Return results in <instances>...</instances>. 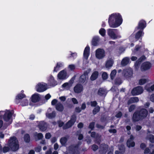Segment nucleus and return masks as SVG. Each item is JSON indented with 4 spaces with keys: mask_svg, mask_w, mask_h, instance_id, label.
Instances as JSON below:
<instances>
[{
    "mask_svg": "<svg viewBox=\"0 0 154 154\" xmlns=\"http://www.w3.org/2000/svg\"><path fill=\"white\" fill-rule=\"evenodd\" d=\"M116 70L115 69L113 70L111 72L110 75L111 79L112 80L114 79L116 74Z\"/></svg>",
    "mask_w": 154,
    "mask_h": 154,
    "instance_id": "nucleus-32",
    "label": "nucleus"
},
{
    "mask_svg": "<svg viewBox=\"0 0 154 154\" xmlns=\"http://www.w3.org/2000/svg\"><path fill=\"white\" fill-rule=\"evenodd\" d=\"M48 80L50 82V83L51 84H53V83H54L55 82L54 78L52 76H50Z\"/></svg>",
    "mask_w": 154,
    "mask_h": 154,
    "instance_id": "nucleus-41",
    "label": "nucleus"
},
{
    "mask_svg": "<svg viewBox=\"0 0 154 154\" xmlns=\"http://www.w3.org/2000/svg\"><path fill=\"white\" fill-rule=\"evenodd\" d=\"M37 137L39 139H41L43 138V135L42 133H40L38 134Z\"/></svg>",
    "mask_w": 154,
    "mask_h": 154,
    "instance_id": "nucleus-54",
    "label": "nucleus"
},
{
    "mask_svg": "<svg viewBox=\"0 0 154 154\" xmlns=\"http://www.w3.org/2000/svg\"><path fill=\"white\" fill-rule=\"evenodd\" d=\"M151 66V63L149 62L143 63L141 67V69L142 71H144L149 69Z\"/></svg>",
    "mask_w": 154,
    "mask_h": 154,
    "instance_id": "nucleus-12",
    "label": "nucleus"
},
{
    "mask_svg": "<svg viewBox=\"0 0 154 154\" xmlns=\"http://www.w3.org/2000/svg\"><path fill=\"white\" fill-rule=\"evenodd\" d=\"M68 77L67 71L66 69L60 71L57 75V78L60 80H64Z\"/></svg>",
    "mask_w": 154,
    "mask_h": 154,
    "instance_id": "nucleus-9",
    "label": "nucleus"
},
{
    "mask_svg": "<svg viewBox=\"0 0 154 154\" xmlns=\"http://www.w3.org/2000/svg\"><path fill=\"white\" fill-rule=\"evenodd\" d=\"M105 56V51L100 48L97 49L95 51L96 57L98 59H101L103 58Z\"/></svg>",
    "mask_w": 154,
    "mask_h": 154,
    "instance_id": "nucleus-5",
    "label": "nucleus"
},
{
    "mask_svg": "<svg viewBox=\"0 0 154 154\" xmlns=\"http://www.w3.org/2000/svg\"><path fill=\"white\" fill-rule=\"evenodd\" d=\"M86 107V104L85 103H83L82 105L81 108L82 110H84L85 109Z\"/></svg>",
    "mask_w": 154,
    "mask_h": 154,
    "instance_id": "nucleus-60",
    "label": "nucleus"
},
{
    "mask_svg": "<svg viewBox=\"0 0 154 154\" xmlns=\"http://www.w3.org/2000/svg\"><path fill=\"white\" fill-rule=\"evenodd\" d=\"M82 110L81 108L77 107L75 108V111L76 112L79 113L81 112Z\"/></svg>",
    "mask_w": 154,
    "mask_h": 154,
    "instance_id": "nucleus-49",
    "label": "nucleus"
},
{
    "mask_svg": "<svg viewBox=\"0 0 154 154\" xmlns=\"http://www.w3.org/2000/svg\"><path fill=\"white\" fill-rule=\"evenodd\" d=\"M102 76L103 79H106L108 78V75L107 73L106 72H104L103 73Z\"/></svg>",
    "mask_w": 154,
    "mask_h": 154,
    "instance_id": "nucleus-43",
    "label": "nucleus"
},
{
    "mask_svg": "<svg viewBox=\"0 0 154 154\" xmlns=\"http://www.w3.org/2000/svg\"><path fill=\"white\" fill-rule=\"evenodd\" d=\"M97 104L96 101H93L91 102V106H95Z\"/></svg>",
    "mask_w": 154,
    "mask_h": 154,
    "instance_id": "nucleus-55",
    "label": "nucleus"
},
{
    "mask_svg": "<svg viewBox=\"0 0 154 154\" xmlns=\"http://www.w3.org/2000/svg\"><path fill=\"white\" fill-rule=\"evenodd\" d=\"M139 101V99L137 97H134L131 98L128 102V104L132 103L137 102Z\"/></svg>",
    "mask_w": 154,
    "mask_h": 154,
    "instance_id": "nucleus-25",
    "label": "nucleus"
},
{
    "mask_svg": "<svg viewBox=\"0 0 154 154\" xmlns=\"http://www.w3.org/2000/svg\"><path fill=\"white\" fill-rule=\"evenodd\" d=\"M115 29H107V33L109 37L113 39L120 38L121 36L118 34H116L114 32Z\"/></svg>",
    "mask_w": 154,
    "mask_h": 154,
    "instance_id": "nucleus-7",
    "label": "nucleus"
},
{
    "mask_svg": "<svg viewBox=\"0 0 154 154\" xmlns=\"http://www.w3.org/2000/svg\"><path fill=\"white\" fill-rule=\"evenodd\" d=\"M8 145L13 151H16L19 148L18 141L15 137H13L10 138L8 142Z\"/></svg>",
    "mask_w": 154,
    "mask_h": 154,
    "instance_id": "nucleus-2",
    "label": "nucleus"
},
{
    "mask_svg": "<svg viewBox=\"0 0 154 154\" xmlns=\"http://www.w3.org/2000/svg\"><path fill=\"white\" fill-rule=\"evenodd\" d=\"M40 97L39 94H38L36 93L34 94L32 97L31 100L33 102H36L39 100Z\"/></svg>",
    "mask_w": 154,
    "mask_h": 154,
    "instance_id": "nucleus-19",
    "label": "nucleus"
},
{
    "mask_svg": "<svg viewBox=\"0 0 154 154\" xmlns=\"http://www.w3.org/2000/svg\"><path fill=\"white\" fill-rule=\"evenodd\" d=\"M123 20L121 15L119 13H114L109 16L108 23L112 28H116L122 23Z\"/></svg>",
    "mask_w": 154,
    "mask_h": 154,
    "instance_id": "nucleus-1",
    "label": "nucleus"
},
{
    "mask_svg": "<svg viewBox=\"0 0 154 154\" xmlns=\"http://www.w3.org/2000/svg\"><path fill=\"white\" fill-rule=\"evenodd\" d=\"M98 147L96 145H94L92 146V149L94 151H95L97 149Z\"/></svg>",
    "mask_w": 154,
    "mask_h": 154,
    "instance_id": "nucleus-56",
    "label": "nucleus"
},
{
    "mask_svg": "<svg viewBox=\"0 0 154 154\" xmlns=\"http://www.w3.org/2000/svg\"><path fill=\"white\" fill-rule=\"evenodd\" d=\"M146 26V23L143 20H141L139 21L138 26L136 29H143Z\"/></svg>",
    "mask_w": 154,
    "mask_h": 154,
    "instance_id": "nucleus-17",
    "label": "nucleus"
},
{
    "mask_svg": "<svg viewBox=\"0 0 154 154\" xmlns=\"http://www.w3.org/2000/svg\"><path fill=\"white\" fill-rule=\"evenodd\" d=\"M71 86V84L68 83H65L62 85L63 88H65L67 89L69 88Z\"/></svg>",
    "mask_w": 154,
    "mask_h": 154,
    "instance_id": "nucleus-39",
    "label": "nucleus"
},
{
    "mask_svg": "<svg viewBox=\"0 0 154 154\" xmlns=\"http://www.w3.org/2000/svg\"><path fill=\"white\" fill-rule=\"evenodd\" d=\"M51 137V135L49 133H47L45 135V138L46 139H49Z\"/></svg>",
    "mask_w": 154,
    "mask_h": 154,
    "instance_id": "nucleus-50",
    "label": "nucleus"
},
{
    "mask_svg": "<svg viewBox=\"0 0 154 154\" xmlns=\"http://www.w3.org/2000/svg\"><path fill=\"white\" fill-rule=\"evenodd\" d=\"M59 98L60 99V100L62 101H65L66 99V97L65 96L60 97H59Z\"/></svg>",
    "mask_w": 154,
    "mask_h": 154,
    "instance_id": "nucleus-53",
    "label": "nucleus"
},
{
    "mask_svg": "<svg viewBox=\"0 0 154 154\" xmlns=\"http://www.w3.org/2000/svg\"><path fill=\"white\" fill-rule=\"evenodd\" d=\"M143 33L142 30H140L137 32L135 35L136 38H139L143 35Z\"/></svg>",
    "mask_w": 154,
    "mask_h": 154,
    "instance_id": "nucleus-30",
    "label": "nucleus"
},
{
    "mask_svg": "<svg viewBox=\"0 0 154 154\" xmlns=\"http://www.w3.org/2000/svg\"><path fill=\"white\" fill-rule=\"evenodd\" d=\"M99 33L102 36H104L106 33L105 30L103 28H101L99 30Z\"/></svg>",
    "mask_w": 154,
    "mask_h": 154,
    "instance_id": "nucleus-37",
    "label": "nucleus"
},
{
    "mask_svg": "<svg viewBox=\"0 0 154 154\" xmlns=\"http://www.w3.org/2000/svg\"><path fill=\"white\" fill-rule=\"evenodd\" d=\"M70 55L71 56H70V57H77V54L76 53H71Z\"/></svg>",
    "mask_w": 154,
    "mask_h": 154,
    "instance_id": "nucleus-61",
    "label": "nucleus"
},
{
    "mask_svg": "<svg viewBox=\"0 0 154 154\" xmlns=\"http://www.w3.org/2000/svg\"><path fill=\"white\" fill-rule=\"evenodd\" d=\"M145 59V57L144 56H143L139 59V62H141L142 60H144Z\"/></svg>",
    "mask_w": 154,
    "mask_h": 154,
    "instance_id": "nucleus-59",
    "label": "nucleus"
},
{
    "mask_svg": "<svg viewBox=\"0 0 154 154\" xmlns=\"http://www.w3.org/2000/svg\"><path fill=\"white\" fill-rule=\"evenodd\" d=\"M145 89L149 92H152L151 86L150 84H147L145 87Z\"/></svg>",
    "mask_w": 154,
    "mask_h": 154,
    "instance_id": "nucleus-33",
    "label": "nucleus"
},
{
    "mask_svg": "<svg viewBox=\"0 0 154 154\" xmlns=\"http://www.w3.org/2000/svg\"><path fill=\"white\" fill-rule=\"evenodd\" d=\"M147 111L146 109H143L140 110V111L138 113L140 115L141 118L142 119L146 117L147 114Z\"/></svg>",
    "mask_w": 154,
    "mask_h": 154,
    "instance_id": "nucleus-21",
    "label": "nucleus"
},
{
    "mask_svg": "<svg viewBox=\"0 0 154 154\" xmlns=\"http://www.w3.org/2000/svg\"><path fill=\"white\" fill-rule=\"evenodd\" d=\"M150 100L152 102H154V94H152L150 97Z\"/></svg>",
    "mask_w": 154,
    "mask_h": 154,
    "instance_id": "nucleus-63",
    "label": "nucleus"
},
{
    "mask_svg": "<svg viewBox=\"0 0 154 154\" xmlns=\"http://www.w3.org/2000/svg\"><path fill=\"white\" fill-rule=\"evenodd\" d=\"M123 75L126 78L131 77L132 75V71L131 69L124 70L123 72Z\"/></svg>",
    "mask_w": 154,
    "mask_h": 154,
    "instance_id": "nucleus-11",
    "label": "nucleus"
},
{
    "mask_svg": "<svg viewBox=\"0 0 154 154\" xmlns=\"http://www.w3.org/2000/svg\"><path fill=\"white\" fill-rule=\"evenodd\" d=\"M90 54V48L88 46H87L85 48L83 53L84 58L83 63L86 64L88 63L87 60Z\"/></svg>",
    "mask_w": 154,
    "mask_h": 154,
    "instance_id": "nucleus-8",
    "label": "nucleus"
},
{
    "mask_svg": "<svg viewBox=\"0 0 154 154\" xmlns=\"http://www.w3.org/2000/svg\"><path fill=\"white\" fill-rule=\"evenodd\" d=\"M56 108L57 110L59 111H62L64 109L63 105L60 103H58L57 104Z\"/></svg>",
    "mask_w": 154,
    "mask_h": 154,
    "instance_id": "nucleus-26",
    "label": "nucleus"
},
{
    "mask_svg": "<svg viewBox=\"0 0 154 154\" xmlns=\"http://www.w3.org/2000/svg\"><path fill=\"white\" fill-rule=\"evenodd\" d=\"M57 102V100L56 99H54L51 102V104L53 105H54Z\"/></svg>",
    "mask_w": 154,
    "mask_h": 154,
    "instance_id": "nucleus-64",
    "label": "nucleus"
},
{
    "mask_svg": "<svg viewBox=\"0 0 154 154\" xmlns=\"http://www.w3.org/2000/svg\"><path fill=\"white\" fill-rule=\"evenodd\" d=\"M76 118V116L75 115H72L71 117L70 120L66 125H63V128L65 129L71 127L75 122Z\"/></svg>",
    "mask_w": 154,
    "mask_h": 154,
    "instance_id": "nucleus-6",
    "label": "nucleus"
},
{
    "mask_svg": "<svg viewBox=\"0 0 154 154\" xmlns=\"http://www.w3.org/2000/svg\"><path fill=\"white\" fill-rule=\"evenodd\" d=\"M121 81L120 79L118 80V82L117 80H115V84L116 85H120L121 83Z\"/></svg>",
    "mask_w": 154,
    "mask_h": 154,
    "instance_id": "nucleus-58",
    "label": "nucleus"
},
{
    "mask_svg": "<svg viewBox=\"0 0 154 154\" xmlns=\"http://www.w3.org/2000/svg\"><path fill=\"white\" fill-rule=\"evenodd\" d=\"M0 113L2 115H4L3 119L8 125L11 123L12 122V113L10 111L6 110L5 111L1 112Z\"/></svg>",
    "mask_w": 154,
    "mask_h": 154,
    "instance_id": "nucleus-3",
    "label": "nucleus"
},
{
    "mask_svg": "<svg viewBox=\"0 0 154 154\" xmlns=\"http://www.w3.org/2000/svg\"><path fill=\"white\" fill-rule=\"evenodd\" d=\"M91 136L93 137H95L97 139H99L100 138V136L97 134H96L95 133L93 132L91 134Z\"/></svg>",
    "mask_w": 154,
    "mask_h": 154,
    "instance_id": "nucleus-35",
    "label": "nucleus"
},
{
    "mask_svg": "<svg viewBox=\"0 0 154 154\" xmlns=\"http://www.w3.org/2000/svg\"><path fill=\"white\" fill-rule=\"evenodd\" d=\"M28 101L27 100H24L22 103V105L23 106H26L28 105Z\"/></svg>",
    "mask_w": 154,
    "mask_h": 154,
    "instance_id": "nucleus-44",
    "label": "nucleus"
},
{
    "mask_svg": "<svg viewBox=\"0 0 154 154\" xmlns=\"http://www.w3.org/2000/svg\"><path fill=\"white\" fill-rule=\"evenodd\" d=\"M68 68L71 70L74 69L75 68V66L74 65H70L68 66Z\"/></svg>",
    "mask_w": 154,
    "mask_h": 154,
    "instance_id": "nucleus-48",
    "label": "nucleus"
},
{
    "mask_svg": "<svg viewBox=\"0 0 154 154\" xmlns=\"http://www.w3.org/2000/svg\"><path fill=\"white\" fill-rule=\"evenodd\" d=\"M29 135L27 134H25L24 137V139L26 143L29 142Z\"/></svg>",
    "mask_w": 154,
    "mask_h": 154,
    "instance_id": "nucleus-42",
    "label": "nucleus"
},
{
    "mask_svg": "<svg viewBox=\"0 0 154 154\" xmlns=\"http://www.w3.org/2000/svg\"><path fill=\"white\" fill-rule=\"evenodd\" d=\"M83 86L82 85L79 84L77 85L74 88V92L77 93L81 92L83 91Z\"/></svg>",
    "mask_w": 154,
    "mask_h": 154,
    "instance_id": "nucleus-14",
    "label": "nucleus"
},
{
    "mask_svg": "<svg viewBox=\"0 0 154 154\" xmlns=\"http://www.w3.org/2000/svg\"><path fill=\"white\" fill-rule=\"evenodd\" d=\"M106 92L105 90L103 88H100L98 91V94L100 96L105 94Z\"/></svg>",
    "mask_w": 154,
    "mask_h": 154,
    "instance_id": "nucleus-31",
    "label": "nucleus"
},
{
    "mask_svg": "<svg viewBox=\"0 0 154 154\" xmlns=\"http://www.w3.org/2000/svg\"><path fill=\"white\" fill-rule=\"evenodd\" d=\"M98 75L99 73L98 71H94L90 77L91 80L92 81L95 80L97 78Z\"/></svg>",
    "mask_w": 154,
    "mask_h": 154,
    "instance_id": "nucleus-23",
    "label": "nucleus"
},
{
    "mask_svg": "<svg viewBox=\"0 0 154 154\" xmlns=\"http://www.w3.org/2000/svg\"><path fill=\"white\" fill-rule=\"evenodd\" d=\"M94 124H95L94 122H92L89 125V128L91 129V130H92L94 127Z\"/></svg>",
    "mask_w": 154,
    "mask_h": 154,
    "instance_id": "nucleus-45",
    "label": "nucleus"
},
{
    "mask_svg": "<svg viewBox=\"0 0 154 154\" xmlns=\"http://www.w3.org/2000/svg\"><path fill=\"white\" fill-rule=\"evenodd\" d=\"M113 64V61L112 59H109L107 60L105 64V67L106 68L109 69L111 67Z\"/></svg>",
    "mask_w": 154,
    "mask_h": 154,
    "instance_id": "nucleus-20",
    "label": "nucleus"
},
{
    "mask_svg": "<svg viewBox=\"0 0 154 154\" xmlns=\"http://www.w3.org/2000/svg\"><path fill=\"white\" fill-rule=\"evenodd\" d=\"M9 148L8 147H4L3 148V152L5 153L8 152L9 150Z\"/></svg>",
    "mask_w": 154,
    "mask_h": 154,
    "instance_id": "nucleus-47",
    "label": "nucleus"
},
{
    "mask_svg": "<svg viewBox=\"0 0 154 154\" xmlns=\"http://www.w3.org/2000/svg\"><path fill=\"white\" fill-rule=\"evenodd\" d=\"M141 118L140 115L137 112H135L133 116L132 119L134 122H136L139 121Z\"/></svg>",
    "mask_w": 154,
    "mask_h": 154,
    "instance_id": "nucleus-22",
    "label": "nucleus"
},
{
    "mask_svg": "<svg viewBox=\"0 0 154 154\" xmlns=\"http://www.w3.org/2000/svg\"><path fill=\"white\" fill-rule=\"evenodd\" d=\"M63 66V63L61 62H58L57 63V66L54 67V72H57L59 69V68L60 67H62Z\"/></svg>",
    "mask_w": 154,
    "mask_h": 154,
    "instance_id": "nucleus-24",
    "label": "nucleus"
},
{
    "mask_svg": "<svg viewBox=\"0 0 154 154\" xmlns=\"http://www.w3.org/2000/svg\"><path fill=\"white\" fill-rule=\"evenodd\" d=\"M143 91V89L141 86H138L134 88L131 91L133 95H138L141 94Z\"/></svg>",
    "mask_w": 154,
    "mask_h": 154,
    "instance_id": "nucleus-10",
    "label": "nucleus"
},
{
    "mask_svg": "<svg viewBox=\"0 0 154 154\" xmlns=\"http://www.w3.org/2000/svg\"><path fill=\"white\" fill-rule=\"evenodd\" d=\"M26 97L25 95L24 94H20L17 96L16 97V99H21Z\"/></svg>",
    "mask_w": 154,
    "mask_h": 154,
    "instance_id": "nucleus-36",
    "label": "nucleus"
},
{
    "mask_svg": "<svg viewBox=\"0 0 154 154\" xmlns=\"http://www.w3.org/2000/svg\"><path fill=\"white\" fill-rule=\"evenodd\" d=\"M51 111V109H48L47 112L46 114V117L49 119H52L55 116V112L54 111L52 113H50Z\"/></svg>",
    "mask_w": 154,
    "mask_h": 154,
    "instance_id": "nucleus-18",
    "label": "nucleus"
},
{
    "mask_svg": "<svg viewBox=\"0 0 154 154\" xmlns=\"http://www.w3.org/2000/svg\"><path fill=\"white\" fill-rule=\"evenodd\" d=\"M148 82L147 79L142 78L140 79L138 81V83L140 85H143Z\"/></svg>",
    "mask_w": 154,
    "mask_h": 154,
    "instance_id": "nucleus-29",
    "label": "nucleus"
},
{
    "mask_svg": "<svg viewBox=\"0 0 154 154\" xmlns=\"http://www.w3.org/2000/svg\"><path fill=\"white\" fill-rule=\"evenodd\" d=\"M100 108L99 106H96L93 111V113L94 115L96 114L100 111Z\"/></svg>",
    "mask_w": 154,
    "mask_h": 154,
    "instance_id": "nucleus-38",
    "label": "nucleus"
},
{
    "mask_svg": "<svg viewBox=\"0 0 154 154\" xmlns=\"http://www.w3.org/2000/svg\"><path fill=\"white\" fill-rule=\"evenodd\" d=\"M35 88L37 91L42 92L47 89V85L44 82L39 83L36 85Z\"/></svg>",
    "mask_w": 154,
    "mask_h": 154,
    "instance_id": "nucleus-4",
    "label": "nucleus"
},
{
    "mask_svg": "<svg viewBox=\"0 0 154 154\" xmlns=\"http://www.w3.org/2000/svg\"><path fill=\"white\" fill-rule=\"evenodd\" d=\"M88 73L87 72H85L84 74L80 77L79 79V81L81 83H84L88 77Z\"/></svg>",
    "mask_w": 154,
    "mask_h": 154,
    "instance_id": "nucleus-15",
    "label": "nucleus"
},
{
    "mask_svg": "<svg viewBox=\"0 0 154 154\" xmlns=\"http://www.w3.org/2000/svg\"><path fill=\"white\" fill-rule=\"evenodd\" d=\"M129 62V59L128 58L126 57L123 58L121 61V64L123 66L127 64Z\"/></svg>",
    "mask_w": 154,
    "mask_h": 154,
    "instance_id": "nucleus-28",
    "label": "nucleus"
},
{
    "mask_svg": "<svg viewBox=\"0 0 154 154\" xmlns=\"http://www.w3.org/2000/svg\"><path fill=\"white\" fill-rule=\"evenodd\" d=\"M51 97V95L49 94H48L45 96V98L47 100L50 99Z\"/></svg>",
    "mask_w": 154,
    "mask_h": 154,
    "instance_id": "nucleus-62",
    "label": "nucleus"
},
{
    "mask_svg": "<svg viewBox=\"0 0 154 154\" xmlns=\"http://www.w3.org/2000/svg\"><path fill=\"white\" fill-rule=\"evenodd\" d=\"M71 100L73 103L74 104H78V102L77 99L75 98H73L71 99Z\"/></svg>",
    "mask_w": 154,
    "mask_h": 154,
    "instance_id": "nucleus-46",
    "label": "nucleus"
},
{
    "mask_svg": "<svg viewBox=\"0 0 154 154\" xmlns=\"http://www.w3.org/2000/svg\"><path fill=\"white\" fill-rule=\"evenodd\" d=\"M140 47H139L138 46H136L135 47V48L134 49V52L135 53L137 51L139 50V49L140 48Z\"/></svg>",
    "mask_w": 154,
    "mask_h": 154,
    "instance_id": "nucleus-57",
    "label": "nucleus"
},
{
    "mask_svg": "<svg viewBox=\"0 0 154 154\" xmlns=\"http://www.w3.org/2000/svg\"><path fill=\"white\" fill-rule=\"evenodd\" d=\"M135 107L134 105H132L131 106L129 109V111L130 112H131L134 109H135Z\"/></svg>",
    "mask_w": 154,
    "mask_h": 154,
    "instance_id": "nucleus-52",
    "label": "nucleus"
},
{
    "mask_svg": "<svg viewBox=\"0 0 154 154\" xmlns=\"http://www.w3.org/2000/svg\"><path fill=\"white\" fill-rule=\"evenodd\" d=\"M122 115V113L121 112H119L116 115V116L118 118H119L121 117Z\"/></svg>",
    "mask_w": 154,
    "mask_h": 154,
    "instance_id": "nucleus-51",
    "label": "nucleus"
},
{
    "mask_svg": "<svg viewBox=\"0 0 154 154\" xmlns=\"http://www.w3.org/2000/svg\"><path fill=\"white\" fill-rule=\"evenodd\" d=\"M38 127L41 131H44L47 129V125L44 122L41 121L39 123Z\"/></svg>",
    "mask_w": 154,
    "mask_h": 154,
    "instance_id": "nucleus-16",
    "label": "nucleus"
},
{
    "mask_svg": "<svg viewBox=\"0 0 154 154\" xmlns=\"http://www.w3.org/2000/svg\"><path fill=\"white\" fill-rule=\"evenodd\" d=\"M67 140V138L66 137L62 138L60 140L61 143L62 145H64Z\"/></svg>",
    "mask_w": 154,
    "mask_h": 154,
    "instance_id": "nucleus-34",
    "label": "nucleus"
},
{
    "mask_svg": "<svg viewBox=\"0 0 154 154\" xmlns=\"http://www.w3.org/2000/svg\"><path fill=\"white\" fill-rule=\"evenodd\" d=\"M148 139L151 142L154 143V136L152 135L148 136Z\"/></svg>",
    "mask_w": 154,
    "mask_h": 154,
    "instance_id": "nucleus-40",
    "label": "nucleus"
},
{
    "mask_svg": "<svg viewBox=\"0 0 154 154\" xmlns=\"http://www.w3.org/2000/svg\"><path fill=\"white\" fill-rule=\"evenodd\" d=\"M134 137L133 135H131L130 138L127 141V145L128 147H133L135 146V143L132 140L134 139Z\"/></svg>",
    "mask_w": 154,
    "mask_h": 154,
    "instance_id": "nucleus-13",
    "label": "nucleus"
},
{
    "mask_svg": "<svg viewBox=\"0 0 154 154\" xmlns=\"http://www.w3.org/2000/svg\"><path fill=\"white\" fill-rule=\"evenodd\" d=\"M100 40V38L98 36L94 37L92 40V44L94 45H96Z\"/></svg>",
    "mask_w": 154,
    "mask_h": 154,
    "instance_id": "nucleus-27",
    "label": "nucleus"
}]
</instances>
